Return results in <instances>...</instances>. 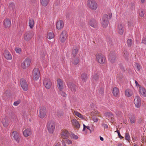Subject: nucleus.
Listing matches in <instances>:
<instances>
[{"instance_id": "obj_14", "label": "nucleus", "mask_w": 146, "mask_h": 146, "mask_svg": "<svg viewBox=\"0 0 146 146\" xmlns=\"http://www.w3.org/2000/svg\"><path fill=\"white\" fill-rule=\"evenodd\" d=\"M61 137L63 139H67L69 135L68 131L64 130H62L61 133Z\"/></svg>"}, {"instance_id": "obj_57", "label": "nucleus", "mask_w": 146, "mask_h": 146, "mask_svg": "<svg viewBox=\"0 0 146 146\" xmlns=\"http://www.w3.org/2000/svg\"><path fill=\"white\" fill-rule=\"evenodd\" d=\"M67 142L68 144H71L72 143V141L71 140L68 139L67 140Z\"/></svg>"}, {"instance_id": "obj_3", "label": "nucleus", "mask_w": 146, "mask_h": 146, "mask_svg": "<svg viewBox=\"0 0 146 146\" xmlns=\"http://www.w3.org/2000/svg\"><path fill=\"white\" fill-rule=\"evenodd\" d=\"M87 6L91 9L95 10L98 7V5L96 2L92 0H88L87 2Z\"/></svg>"}, {"instance_id": "obj_40", "label": "nucleus", "mask_w": 146, "mask_h": 146, "mask_svg": "<svg viewBox=\"0 0 146 146\" xmlns=\"http://www.w3.org/2000/svg\"><path fill=\"white\" fill-rule=\"evenodd\" d=\"M79 62V59L78 57H76L74 59V61L73 62V63L75 64H77Z\"/></svg>"}, {"instance_id": "obj_37", "label": "nucleus", "mask_w": 146, "mask_h": 146, "mask_svg": "<svg viewBox=\"0 0 146 146\" xmlns=\"http://www.w3.org/2000/svg\"><path fill=\"white\" fill-rule=\"evenodd\" d=\"M40 58L43 59L45 56L46 51L44 50H42L40 53Z\"/></svg>"}, {"instance_id": "obj_24", "label": "nucleus", "mask_w": 146, "mask_h": 146, "mask_svg": "<svg viewBox=\"0 0 146 146\" xmlns=\"http://www.w3.org/2000/svg\"><path fill=\"white\" fill-rule=\"evenodd\" d=\"M125 95L127 97L131 96L133 94V90L130 89H127L125 91Z\"/></svg>"}, {"instance_id": "obj_44", "label": "nucleus", "mask_w": 146, "mask_h": 146, "mask_svg": "<svg viewBox=\"0 0 146 146\" xmlns=\"http://www.w3.org/2000/svg\"><path fill=\"white\" fill-rule=\"evenodd\" d=\"M15 50L16 51V52L20 54L21 52V48L18 47H16L15 48Z\"/></svg>"}, {"instance_id": "obj_4", "label": "nucleus", "mask_w": 146, "mask_h": 146, "mask_svg": "<svg viewBox=\"0 0 146 146\" xmlns=\"http://www.w3.org/2000/svg\"><path fill=\"white\" fill-rule=\"evenodd\" d=\"M97 61L99 63L103 64L106 61V58L104 56L100 53H97L96 55Z\"/></svg>"}, {"instance_id": "obj_7", "label": "nucleus", "mask_w": 146, "mask_h": 146, "mask_svg": "<svg viewBox=\"0 0 146 146\" xmlns=\"http://www.w3.org/2000/svg\"><path fill=\"white\" fill-rule=\"evenodd\" d=\"M43 84L45 88L47 89L50 88L52 85V82L49 78H45L43 80Z\"/></svg>"}, {"instance_id": "obj_11", "label": "nucleus", "mask_w": 146, "mask_h": 146, "mask_svg": "<svg viewBox=\"0 0 146 146\" xmlns=\"http://www.w3.org/2000/svg\"><path fill=\"white\" fill-rule=\"evenodd\" d=\"M134 103L136 107L138 108L140 107L141 105V101L139 96H137L135 97L134 99Z\"/></svg>"}, {"instance_id": "obj_13", "label": "nucleus", "mask_w": 146, "mask_h": 146, "mask_svg": "<svg viewBox=\"0 0 146 146\" xmlns=\"http://www.w3.org/2000/svg\"><path fill=\"white\" fill-rule=\"evenodd\" d=\"M46 114V109L45 107H41L39 110L40 117L41 118L44 117Z\"/></svg>"}, {"instance_id": "obj_48", "label": "nucleus", "mask_w": 146, "mask_h": 146, "mask_svg": "<svg viewBox=\"0 0 146 146\" xmlns=\"http://www.w3.org/2000/svg\"><path fill=\"white\" fill-rule=\"evenodd\" d=\"M144 12L141 10H140L139 11V16L141 17H142L144 16Z\"/></svg>"}, {"instance_id": "obj_17", "label": "nucleus", "mask_w": 146, "mask_h": 146, "mask_svg": "<svg viewBox=\"0 0 146 146\" xmlns=\"http://www.w3.org/2000/svg\"><path fill=\"white\" fill-rule=\"evenodd\" d=\"M68 87L73 92L76 91V85L72 82H70L67 84Z\"/></svg>"}, {"instance_id": "obj_21", "label": "nucleus", "mask_w": 146, "mask_h": 146, "mask_svg": "<svg viewBox=\"0 0 146 146\" xmlns=\"http://www.w3.org/2000/svg\"><path fill=\"white\" fill-rule=\"evenodd\" d=\"M4 55L5 58L7 60H11L12 59V57L11 55L8 51H5L4 53Z\"/></svg>"}, {"instance_id": "obj_10", "label": "nucleus", "mask_w": 146, "mask_h": 146, "mask_svg": "<svg viewBox=\"0 0 146 146\" xmlns=\"http://www.w3.org/2000/svg\"><path fill=\"white\" fill-rule=\"evenodd\" d=\"M67 36V34L66 31H63L60 34V40L61 42H64L66 40Z\"/></svg>"}, {"instance_id": "obj_59", "label": "nucleus", "mask_w": 146, "mask_h": 146, "mask_svg": "<svg viewBox=\"0 0 146 146\" xmlns=\"http://www.w3.org/2000/svg\"><path fill=\"white\" fill-rule=\"evenodd\" d=\"M135 84H136V86H137V87H138L139 86V88L140 87V86H141L138 83V82H137V81L136 80L135 81Z\"/></svg>"}, {"instance_id": "obj_49", "label": "nucleus", "mask_w": 146, "mask_h": 146, "mask_svg": "<svg viewBox=\"0 0 146 146\" xmlns=\"http://www.w3.org/2000/svg\"><path fill=\"white\" fill-rule=\"evenodd\" d=\"M115 132H117L118 134V136L121 139H123L124 137H123L122 136L120 133L119 131V130H117L115 131Z\"/></svg>"}, {"instance_id": "obj_30", "label": "nucleus", "mask_w": 146, "mask_h": 146, "mask_svg": "<svg viewBox=\"0 0 146 146\" xmlns=\"http://www.w3.org/2000/svg\"><path fill=\"white\" fill-rule=\"evenodd\" d=\"M2 123L5 127H6L9 124V119L7 117H5L2 120Z\"/></svg>"}, {"instance_id": "obj_23", "label": "nucleus", "mask_w": 146, "mask_h": 146, "mask_svg": "<svg viewBox=\"0 0 146 146\" xmlns=\"http://www.w3.org/2000/svg\"><path fill=\"white\" fill-rule=\"evenodd\" d=\"M56 28L58 29H61L64 27V23L63 21L62 20H60L58 21L56 25Z\"/></svg>"}, {"instance_id": "obj_50", "label": "nucleus", "mask_w": 146, "mask_h": 146, "mask_svg": "<svg viewBox=\"0 0 146 146\" xmlns=\"http://www.w3.org/2000/svg\"><path fill=\"white\" fill-rule=\"evenodd\" d=\"M83 129L82 130L83 131H84L85 130L86 128L87 129L90 130V127L89 126H86L84 124H83Z\"/></svg>"}, {"instance_id": "obj_42", "label": "nucleus", "mask_w": 146, "mask_h": 146, "mask_svg": "<svg viewBox=\"0 0 146 146\" xmlns=\"http://www.w3.org/2000/svg\"><path fill=\"white\" fill-rule=\"evenodd\" d=\"M63 112L61 110H58L56 112L57 115L58 117H61L63 115Z\"/></svg>"}, {"instance_id": "obj_5", "label": "nucleus", "mask_w": 146, "mask_h": 146, "mask_svg": "<svg viewBox=\"0 0 146 146\" xmlns=\"http://www.w3.org/2000/svg\"><path fill=\"white\" fill-rule=\"evenodd\" d=\"M40 73L38 68H35L33 71L32 77L35 80H37L39 79L40 76Z\"/></svg>"}, {"instance_id": "obj_39", "label": "nucleus", "mask_w": 146, "mask_h": 146, "mask_svg": "<svg viewBox=\"0 0 146 146\" xmlns=\"http://www.w3.org/2000/svg\"><path fill=\"white\" fill-rule=\"evenodd\" d=\"M15 7L14 3L12 2L10 3L9 5V8L11 10H13Z\"/></svg>"}, {"instance_id": "obj_1", "label": "nucleus", "mask_w": 146, "mask_h": 146, "mask_svg": "<svg viewBox=\"0 0 146 146\" xmlns=\"http://www.w3.org/2000/svg\"><path fill=\"white\" fill-rule=\"evenodd\" d=\"M112 16L111 13H109L108 15L104 14L102 19V24L104 28H106L108 26L109 23V19H111Z\"/></svg>"}, {"instance_id": "obj_54", "label": "nucleus", "mask_w": 146, "mask_h": 146, "mask_svg": "<svg viewBox=\"0 0 146 146\" xmlns=\"http://www.w3.org/2000/svg\"><path fill=\"white\" fill-rule=\"evenodd\" d=\"M142 43L146 45V37H144L142 39Z\"/></svg>"}, {"instance_id": "obj_33", "label": "nucleus", "mask_w": 146, "mask_h": 146, "mask_svg": "<svg viewBox=\"0 0 146 146\" xmlns=\"http://www.w3.org/2000/svg\"><path fill=\"white\" fill-rule=\"evenodd\" d=\"M81 78L83 82H86L87 79L86 74L84 73H82L81 76Z\"/></svg>"}, {"instance_id": "obj_36", "label": "nucleus", "mask_w": 146, "mask_h": 146, "mask_svg": "<svg viewBox=\"0 0 146 146\" xmlns=\"http://www.w3.org/2000/svg\"><path fill=\"white\" fill-rule=\"evenodd\" d=\"M133 44V41L131 39H128L127 40V44L129 47H131Z\"/></svg>"}, {"instance_id": "obj_25", "label": "nucleus", "mask_w": 146, "mask_h": 146, "mask_svg": "<svg viewBox=\"0 0 146 146\" xmlns=\"http://www.w3.org/2000/svg\"><path fill=\"white\" fill-rule=\"evenodd\" d=\"M31 131L30 129H25L23 132L24 136L25 137H27L31 135Z\"/></svg>"}, {"instance_id": "obj_9", "label": "nucleus", "mask_w": 146, "mask_h": 146, "mask_svg": "<svg viewBox=\"0 0 146 146\" xmlns=\"http://www.w3.org/2000/svg\"><path fill=\"white\" fill-rule=\"evenodd\" d=\"M20 83L21 86L23 90L27 91L28 89V86L26 80L23 79H21L20 80Z\"/></svg>"}, {"instance_id": "obj_45", "label": "nucleus", "mask_w": 146, "mask_h": 146, "mask_svg": "<svg viewBox=\"0 0 146 146\" xmlns=\"http://www.w3.org/2000/svg\"><path fill=\"white\" fill-rule=\"evenodd\" d=\"M125 137L126 140L127 141H129L130 139V135L128 133H126Z\"/></svg>"}, {"instance_id": "obj_64", "label": "nucleus", "mask_w": 146, "mask_h": 146, "mask_svg": "<svg viewBox=\"0 0 146 146\" xmlns=\"http://www.w3.org/2000/svg\"><path fill=\"white\" fill-rule=\"evenodd\" d=\"M145 0H141V1L142 3H144Z\"/></svg>"}, {"instance_id": "obj_19", "label": "nucleus", "mask_w": 146, "mask_h": 146, "mask_svg": "<svg viewBox=\"0 0 146 146\" xmlns=\"http://www.w3.org/2000/svg\"><path fill=\"white\" fill-rule=\"evenodd\" d=\"M12 135L15 140L19 143L20 142V138L19 134L15 131H13L12 133Z\"/></svg>"}, {"instance_id": "obj_20", "label": "nucleus", "mask_w": 146, "mask_h": 146, "mask_svg": "<svg viewBox=\"0 0 146 146\" xmlns=\"http://www.w3.org/2000/svg\"><path fill=\"white\" fill-rule=\"evenodd\" d=\"M110 61L111 63H113L115 60V55L113 52H111L108 56Z\"/></svg>"}, {"instance_id": "obj_58", "label": "nucleus", "mask_w": 146, "mask_h": 146, "mask_svg": "<svg viewBox=\"0 0 146 146\" xmlns=\"http://www.w3.org/2000/svg\"><path fill=\"white\" fill-rule=\"evenodd\" d=\"M102 126L105 128H107L108 127V125L105 124H102Z\"/></svg>"}, {"instance_id": "obj_28", "label": "nucleus", "mask_w": 146, "mask_h": 146, "mask_svg": "<svg viewBox=\"0 0 146 146\" xmlns=\"http://www.w3.org/2000/svg\"><path fill=\"white\" fill-rule=\"evenodd\" d=\"M99 78L98 75L97 74H95L92 77V81L94 84H95L98 80Z\"/></svg>"}, {"instance_id": "obj_6", "label": "nucleus", "mask_w": 146, "mask_h": 146, "mask_svg": "<svg viewBox=\"0 0 146 146\" xmlns=\"http://www.w3.org/2000/svg\"><path fill=\"white\" fill-rule=\"evenodd\" d=\"M46 127L49 133L50 134L53 133L55 129V124L52 122L48 121L47 123Z\"/></svg>"}, {"instance_id": "obj_52", "label": "nucleus", "mask_w": 146, "mask_h": 146, "mask_svg": "<svg viewBox=\"0 0 146 146\" xmlns=\"http://www.w3.org/2000/svg\"><path fill=\"white\" fill-rule=\"evenodd\" d=\"M128 27L129 28L133 27V23L132 21H129L128 22Z\"/></svg>"}, {"instance_id": "obj_18", "label": "nucleus", "mask_w": 146, "mask_h": 146, "mask_svg": "<svg viewBox=\"0 0 146 146\" xmlns=\"http://www.w3.org/2000/svg\"><path fill=\"white\" fill-rule=\"evenodd\" d=\"M118 33L121 35H122L124 32V29L123 26L121 24H119L117 29Z\"/></svg>"}, {"instance_id": "obj_34", "label": "nucleus", "mask_w": 146, "mask_h": 146, "mask_svg": "<svg viewBox=\"0 0 146 146\" xmlns=\"http://www.w3.org/2000/svg\"><path fill=\"white\" fill-rule=\"evenodd\" d=\"M54 34L53 32H50L48 33L47 38L49 39H51L54 38Z\"/></svg>"}, {"instance_id": "obj_8", "label": "nucleus", "mask_w": 146, "mask_h": 146, "mask_svg": "<svg viewBox=\"0 0 146 146\" xmlns=\"http://www.w3.org/2000/svg\"><path fill=\"white\" fill-rule=\"evenodd\" d=\"M31 60L30 58H26L23 62L21 64L22 68L23 69H26L28 67L30 64Z\"/></svg>"}, {"instance_id": "obj_62", "label": "nucleus", "mask_w": 146, "mask_h": 146, "mask_svg": "<svg viewBox=\"0 0 146 146\" xmlns=\"http://www.w3.org/2000/svg\"><path fill=\"white\" fill-rule=\"evenodd\" d=\"M100 139L101 141H103L104 140V138L103 137L100 136Z\"/></svg>"}, {"instance_id": "obj_53", "label": "nucleus", "mask_w": 146, "mask_h": 146, "mask_svg": "<svg viewBox=\"0 0 146 146\" xmlns=\"http://www.w3.org/2000/svg\"><path fill=\"white\" fill-rule=\"evenodd\" d=\"M136 65L137 70L138 71H139L141 69L140 65L138 63H136Z\"/></svg>"}, {"instance_id": "obj_61", "label": "nucleus", "mask_w": 146, "mask_h": 146, "mask_svg": "<svg viewBox=\"0 0 146 146\" xmlns=\"http://www.w3.org/2000/svg\"><path fill=\"white\" fill-rule=\"evenodd\" d=\"M93 120L94 122H97L98 121V119L97 118H94L93 119Z\"/></svg>"}, {"instance_id": "obj_47", "label": "nucleus", "mask_w": 146, "mask_h": 146, "mask_svg": "<svg viewBox=\"0 0 146 146\" xmlns=\"http://www.w3.org/2000/svg\"><path fill=\"white\" fill-rule=\"evenodd\" d=\"M71 137L72 138L75 139H77L78 138V137L77 135L74 134H71Z\"/></svg>"}, {"instance_id": "obj_46", "label": "nucleus", "mask_w": 146, "mask_h": 146, "mask_svg": "<svg viewBox=\"0 0 146 146\" xmlns=\"http://www.w3.org/2000/svg\"><path fill=\"white\" fill-rule=\"evenodd\" d=\"M123 55L124 57L125 58H127L128 56V54L127 52V51L126 50H125L123 51Z\"/></svg>"}, {"instance_id": "obj_12", "label": "nucleus", "mask_w": 146, "mask_h": 146, "mask_svg": "<svg viewBox=\"0 0 146 146\" xmlns=\"http://www.w3.org/2000/svg\"><path fill=\"white\" fill-rule=\"evenodd\" d=\"M57 87L59 90H62L64 88V82L62 80L60 79H58L57 82Z\"/></svg>"}, {"instance_id": "obj_29", "label": "nucleus", "mask_w": 146, "mask_h": 146, "mask_svg": "<svg viewBox=\"0 0 146 146\" xmlns=\"http://www.w3.org/2000/svg\"><path fill=\"white\" fill-rule=\"evenodd\" d=\"M105 115L108 117L110 119H111L112 121H113L114 119L113 118V115L111 112H107L105 113Z\"/></svg>"}, {"instance_id": "obj_27", "label": "nucleus", "mask_w": 146, "mask_h": 146, "mask_svg": "<svg viewBox=\"0 0 146 146\" xmlns=\"http://www.w3.org/2000/svg\"><path fill=\"white\" fill-rule=\"evenodd\" d=\"M34 21L32 19H30L29 20V25L30 28L32 29L34 26Z\"/></svg>"}, {"instance_id": "obj_60", "label": "nucleus", "mask_w": 146, "mask_h": 146, "mask_svg": "<svg viewBox=\"0 0 146 146\" xmlns=\"http://www.w3.org/2000/svg\"><path fill=\"white\" fill-rule=\"evenodd\" d=\"M54 146H61V144L59 143H56Z\"/></svg>"}, {"instance_id": "obj_31", "label": "nucleus", "mask_w": 146, "mask_h": 146, "mask_svg": "<svg viewBox=\"0 0 146 146\" xmlns=\"http://www.w3.org/2000/svg\"><path fill=\"white\" fill-rule=\"evenodd\" d=\"M49 0H40V2L42 6L46 7L48 4Z\"/></svg>"}, {"instance_id": "obj_35", "label": "nucleus", "mask_w": 146, "mask_h": 146, "mask_svg": "<svg viewBox=\"0 0 146 146\" xmlns=\"http://www.w3.org/2000/svg\"><path fill=\"white\" fill-rule=\"evenodd\" d=\"M73 113L77 117L83 119L84 118V117L83 115L77 111H75Z\"/></svg>"}, {"instance_id": "obj_56", "label": "nucleus", "mask_w": 146, "mask_h": 146, "mask_svg": "<svg viewBox=\"0 0 146 146\" xmlns=\"http://www.w3.org/2000/svg\"><path fill=\"white\" fill-rule=\"evenodd\" d=\"M100 93L102 95L103 94L104 92V89L103 88H100Z\"/></svg>"}, {"instance_id": "obj_15", "label": "nucleus", "mask_w": 146, "mask_h": 146, "mask_svg": "<svg viewBox=\"0 0 146 146\" xmlns=\"http://www.w3.org/2000/svg\"><path fill=\"white\" fill-rule=\"evenodd\" d=\"M72 125L76 129H78L80 127V125L76 119H72L71 121Z\"/></svg>"}, {"instance_id": "obj_43", "label": "nucleus", "mask_w": 146, "mask_h": 146, "mask_svg": "<svg viewBox=\"0 0 146 146\" xmlns=\"http://www.w3.org/2000/svg\"><path fill=\"white\" fill-rule=\"evenodd\" d=\"M59 92V94H60L61 96L63 97H66V93L63 92L62 90H60Z\"/></svg>"}, {"instance_id": "obj_55", "label": "nucleus", "mask_w": 146, "mask_h": 146, "mask_svg": "<svg viewBox=\"0 0 146 146\" xmlns=\"http://www.w3.org/2000/svg\"><path fill=\"white\" fill-rule=\"evenodd\" d=\"M117 78L118 79L121 80L123 78V75L121 74H120L119 75H117Z\"/></svg>"}, {"instance_id": "obj_41", "label": "nucleus", "mask_w": 146, "mask_h": 146, "mask_svg": "<svg viewBox=\"0 0 146 146\" xmlns=\"http://www.w3.org/2000/svg\"><path fill=\"white\" fill-rule=\"evenodd\" d=\"M78 52L77 49H73L72 51V54L73 56L75 57Z\"/></svg>"}, {"instance_id": "obj_2", "label": "nucleus", "mask_w": 146, "mask_h": 146, "mask_svg": "<svg viewBox=\"0 0 146 146\" xmlns=\"http://www.w3.org/2000/svg\"><path fill=\"white\" fill-rule=\"evenodd\" d=\"M34 33L33 31H29L25 32L23 36L24 40L25 41L31 40L34 36Z\"/></svg>"}, {"instance_id": "obj_63", "label": "nucleus", "mask_w": 146, "mask_h": 146, "mask_svg": "<svg viewBox=\"0 0 146 146\" xmlns=\"http://www.w3.org/2000/svg\"><path fill=\"white\" fill-rule=\"evenodd\" d=\"M122 144L121 143H119L117 144V146H122Z\"/></svg>"}, {"instance_id": "obj_16", "label": "nucleus", "mask_w": 146, "mask_h": 146, "mask_svg": "<svg viewBox=\"0 0 146 146\" xmlns=\"http://www.w3.org/2000/svg\"><path fill=\"white\" fill-rule=\"evenodd\" d=\"M3 22V25L5 28H8L10 26L11 21L8 18L5 19Z\"/></svg>"}, {"instance_id": "obj_26", "label": "nucleus", "mask_w": 146, "mask_h": 146, "mask_svg": "<svg viewBox=\"0 0 146 146\" xmlns=\"http://www.w3.org/2000/svg\"><path fill=\"white\" fill-rule=\"evenodd\" d=\"M89 25L92 27L96 28L97 25V23L96 20L94 19H91L89 22Z\"/></svg>"}, {"instance_id": "obj_32", "label": "nucleus", "mask_w": 146, "mask_h": 146, "mask_svg": "<svg viewBox=\"0 0 146 146\" xmlns=\"http://www.w3.org/2000/svg\"><path fill=\"white\" fill-rule=\"evenodd\" d=\"M112 93L114 96H117L119 93V90L117 88L115 87L113 89Z\"/></svg>"}, {"instance_id": "obj_51", "label": "nucleus", "mask_w": 146, "mask_h": 146, "mask_svg": "<svg viewBox=\"0 0 146 146\" xmlns=\"http://www.w3.org/2000/svg\"><path fill=\"white\" fill-rule=\"evenodd\" d=\"M21 102V100H18L17 101L15 102L13 105L15 106H18Z\"/></svg>"}, {"instance_id": "obj_22", "label": "nucleus", "mask_w": 146, "mask_h": 146, "mask_svg": "<svg viewBox=\"0 0 146 146\" xmlns=\"http://www.w3.org/2000/svg\"><path fill=\"white\" fill-rule=\"evenodd\" d=\"M139 91L142 96L144 97H146V90L144 87L140 86L139 88Z\"/></svg>"}, {"instance_id": "obj_38", "label": "nucleus", "mask_w": 146, "mask_h": 146, "mask_svg": "<svg viewBox=\"0 0 146 146\" xmlns=\"http://www.w3.org/2000/svg\"><path fill=\"white\" fill-rule=\"evenodd\" d=\"M130 122L131 123H134L135 121V116H131L129 117Z\"/></svg>"}]
</instances>
